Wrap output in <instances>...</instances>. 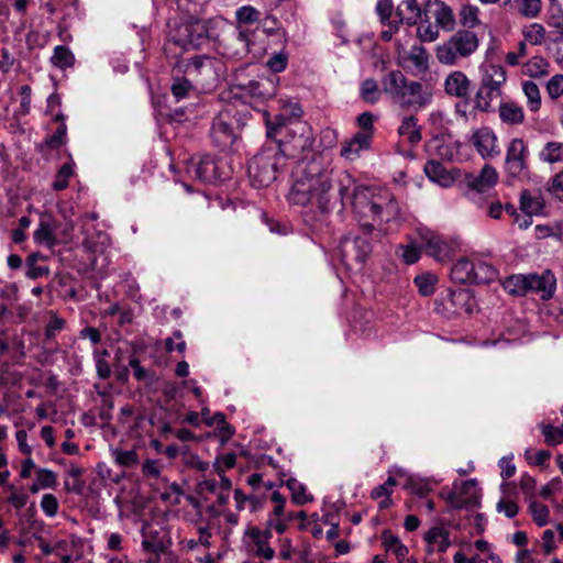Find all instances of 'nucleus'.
Listing matches in <instances>:
<instances>
[{"label": "nucleus", "instance_id": "16", "mask_svg": "<svg viewBox=\"0 0 563 563\" xmlns=\"http://www.w3.org/2000/svg\"><path fill=\"white\" fill-rule=\"evenodd\" d=\"M555 283V277L550 271H545L541 275H527L528 292L539 294L542 299L552 297Z\"/></svg>", "mask_w": 563, "mask_h": 563}, {"label": "nucleus", "instance_id": "6", "mask_svg": "<svg viewBox=\"0 0 563 563\" xmlns=\"http://www.w3.org/2000/svg\"><path fill=\"white\" fill-rule=\"evenodd\" d=\"M507 80L506 70L499 65H488L475 95V108L481 112L493 111V102L501 97V87Z\"/></svg>", "mask_w": 563, "mask_h": 563}, {"label": "nucleus", "instance_id": "64", "mask_svg": "<svg viewBox=\"0 0 563 563\" xmlns=\"http://www.w3.org/2000/svg\"><path fill=\"white\" fill-rule=\"evenodd\" d=\"M65 325V320L53 314L51 321L45 329V338L51 340L55 336L57 331H60Z\"/></svg>", "mask_w": 563, "mask_h": 563}, {"label": "nucleus", "instance_id": "53", "mask_svg": "<svg viewBox=\"0 0 563 563\" xmlns=\"http://www.w3.org/2000/svg\"><path fill=\"white\" fill-rule=\"evenodd\" d=\"M35 479L44 489L54 488L57 485V475L48 468H37Z\"/></svg>", "mask_w": 563, "mask_h": 563}, {"label": "nucleus", "instance_id": "44", "mask_svg": "<svg viewBox=\"0 0 563 563\" xmlns=\"http://www.w3.org/2000/svg\"><path fill=\"white\" fill-rule=\"evenodd\" d=\"M360 93L362 99L368 103H376L380 98V89L375 79L367 78L361 84Z\"/></svg>", "mask_w": 563, "mask_h": 563}, {"label": "nucleus", "instance_id": "29", "mask_svg": "<svg viewBox=\"0 0 563 563\" xmlns=\"http://www.w3.org/2000/svg\"><path fill=\"white\" fill-rule=\"evenodd\" d=\"M544 208V199L539 192L523 190L520 197V209L528 216H537Z\"/></svg>", "mask_w": 563, "mask_h": 563}, {"label": "nucleus", "instance_id": "27", "mask_svg": "<svg viewBox=\"0 0 563 563\" xmlns=\"http://www.w3.org/2000/svg\"><path fill=\"white\" fill-rule=\"evenodd\" d=\"M424 173L430 180L439 184L442 187H449L454 183V177L439 162H428L424 166Z\"/></svg>", "mask_w": 563, "mask_h": 563}, {"label": "nucleus", "instance_id": "57", "mask_svg": "<svg viewBox=\"0 0 563 563\" xmlns=\"http://www.w3.org/2000/svg\"><path fill=\"white\" fill-rule=\"evenodd\" d=\"M67 126L62 122L55 133L46 139V144L51 148H58L66 142Z\"/></svg>", "mask_w": 563, "mask_h": 563}, {"label": "nucleus", "instance_id": "21", "mask_svg": "<svg viewBox=\"0 0 563 563\" xmlns=\"http://www.w3.org/2000/svg\"><path fill=\"white\" fill-rule=\"evenodd\" d=\"M433 5L435 7L433 16L438 27L445 32L453 31L456 26V20L451 7L441 0H435Z\"/></svg>", "mask_w": 563, "mask_h": 563}, {"label": "nucleus", "instance_id": "45", "mask_svg": "<svg viewBox=\"0 0 563 563\" xmlns=\"http://www.w3.org/2000/svg\"><path fill=\"white\" fill-rule=\"evenodd\" d=\"M250 92L258 98H271L275 93V86L271 79L262 78L250 82Z\"/></svg>", "mask_w": 563, "mask_h": 563}, {"label": "nucleus", "instance_id": "28", "mask_svg": "<svg viewBox=\"0 0 563 563\" xmlns=\"http://www.w3.org/2000/svg\"><path fill=\"white\" fill-rule=\"evenodd\" d=\"M398 134L402 141L417 145L421 141V131L418 126V120L413 115L404 118Z\"/></svg>", "mask_w": 563, "mask_h": 563}, {"label": "nucleus", "instance_id": "13", "mask_svg": "<svg viewBox=\"0 0 563 563\" xmlns=\"http://www.w3.org/2000/svg\"><path fill=\"white\" fill-rule=\"evenodd\" d=\"M472 81L462 70L450 71L443 81L444 92L452 98L467 100L471 93Z\"/></svg>", "mask_w": 563, "mask_h": 563}, {"label": "nucleus", "instance_id": "38", "mask_svg": "<svg viewBox=\"0 0 563 563\" xmlns=\"http://www.w3.org/2000/svg\"><path fill=\"white\" fill-rule=\"evenodd\" d=\"M549 63L541 56H534L522 65V74L529 77H541L548 74Z\"/></svg>", "mask_w": 563, "mask_h": 563}, {"label": "nucleus", "instance_id": "8", "mask_svg": "<svg viewBox=\"0 0 563 563\" xmlns=\"http://www.w3.org/2000/svg\"><path fill=\"white\" fill-rule=\"evenodd\" d=\"M529 147L521 137L511 139L505 156V172L508 177L521 179L529 174Z\"/></svg>", "mask_w": 563, "mask_h": 563}, {"label": "nucleus", "instance_id": "36", "mask_svg": "<svg viewBox=\"0 0 563 563\" xmlns=\"http://www.w3.org/2000/svg\"><path fill=\"white\" fill-rule=\"evenodd\" d=\"M170 91L176 102L189 99L195 95V88L190 80L185 77H176L170 87Z\"/></svg>", "mask_w": 563, "mask_h": 563}, {"label": "nucleus", "instance_id": "42", "mask_svg": "<svg viewBox=\"0 0 563 563\" xmlns=\"http://www.w3.org/2000/svg\"><path fill=\"white\" fill-rule=\"evenodd\" d=\"M479 9L472 4H463L460 12V23L467 29H474L481 24L478 18Z\"/></svg>", "mask_w": 563, "mask_h": 563}, {"label": "nucleus", "instance_id": "59", "mask_svg": "<svg viewBox=\"0 0 563 563\" xmlns=\"http://www.w3.org/2000/svg\"><path fill=\"white\" fill-rule=\"evenodd\" d=\"M547 91L552 99L563 96V75L553 76L547 85Z\"/></svg>", "mask_w": 563, "mask_h": 563}, {"label": "nucleus", "instance_id": "10", "mask_svg": "<svg viewBox=\"0 0 563 563\" xmlns=\"http://www.w3.org/2000/svg\"><path fill=\"white\" fill-rule=\"evenodd\" d=\"M341 260L346 265L363 264L372 252V245L366 238H344L339 246Z\"/></svg>", "mask_w": 563, "mask_h": 563}, {"label": "nucleus", "instance_id": "58", "mask_svg": "<svg viewBox=\"0 0 563 563\" xmlns=\"http://www.w3.org/2000/svg\"><path fill=\"white\" fill-rule=\"evenodd\" d=\"M58 500L52 494H44L41 500V508L48 517H54L58 511Z\"/></svg>", "mask_w": 563, "mask_h": 563}, {"label": "nucleus", "instance_id": "26", "mask_svg": "<svg viewBox=\"0 0 563 563\" xmlns=\"http://www.w3.org/2000/svg\"><path fill=\"white\" fill-rule=\"evenodd\" d=\"M473 271V256L461 257L451 268V278L459 284L472 283Z\"/></svg>", "mask_w": 563, "mask_h": 563}, {"label": "nucleus", "instance_id": "17", "mask_svg": "<svg viewBox=\"0 0 563 563\" xmlns=\"http://www.w3.org/2000/svg\"><path fill=\"white\" fill-rule=\"evenodd\" d=\"M216 59L209 56H196L186 65V73L191 77L201 76L207 80L213 79L216 77Z\"/></svg>", "mask_w": 563, "mask_h": 563}, {"label": "nucleus", "instance_id": "55", "mask_svg": "<svg viewBox=\"0 0 563 563\" xmlns=\"http://www.w3.org/2000/svg\"><path fill=\"white\" fill-rule=\"evenodd\" d=\"M519 487L526 498L532 500L537 494V481L529 474H523L519 481Z\"/></svg>", "mask_w": 563, "mask_h": 563}, {"label": "nucleus", "instance_id": "56", "mask_svg": "<svg viewBox=\"0 0 563 563\" xmlns=\"http://www.w3.org/2000/svg\"><path fill=\"white\" fill-rule=\"evenodd\" d=\"M113 456L115 459V462L119 465H122V466H125V467L133 466L139 461L137 460V454L133 450H128V451L114 450L113 451Z\"/></svg>", "mask_w": 563, "mask_h": 563}, {"label": "nucleus", "instance_id": "15", "mask_svg": "<svg viewBox=\"0 0 563 563\" xmlns=\"http://www.w3.org/2000/svg\"><path fill=\"white\" fill-rule=\"evenodd\" d=\"M142 549L147 553L158 554L166 548L165 536L162 527L156 523L145 522L141 529Z\"/></svg>", "mask_w": 563, "mask_h": 563}, {"label": "nucleus", "instance_id": "23", "mask_svg": "<svg viewBox=\"0 0 563 563\" xmlns=\"http://www.w3.org/2000/svg\"><path fill=\"white\" fill-rule=\"evenodd\" d=\"M424 540L428 542L429 552L438 551L444 553L451 545L450 532L442 527L431 528L426 533Z\"/></svg>", "mask_w": 563, "mask_h": 563}, {"label": "nucleus", "instance_id": "63", "mask_svg": "<svg viewBox=\"0 0 563 563\" xmlns=\"http://www.w3.org/2000/svg\"><path fill=\"white\" fill-rule=\"evenodd\" d=\"M499 467H500V476L503 478H510L515 475L516 473V466L515 464L512 463V456H504L499 460V463H498Z\"/></svg>", "mask_w": 563, "mask_h": 563}, {"label": "nucleus", "instance_id": "62", "mask_svg": "<svg viewBox=\"0 0 563 563\" xmlns=\"http://www.w3.org/2000/svg\"><path fill=\"white\" fill-rule=\"evenodd\" d=\"M357 123L361 129L360 132H368L369 140H372L374 129V115L371 112H363L362 114L358 115Z\"/></svg>", "mask_w": 563, "mask_h": 563}, {"label": "nucleus", "instance_id": "24", "mask_svg": "<svg viewBox=\"0 0 563 563\" xmlns=\"http://www.w3.org/2000/svg\"><path fill=\"white\" fill-rule=\"evenodd\" d=\"M449 302L454 308L455 313H472L474 309V300L472 294L467 289L459 288L451 290L449 294Z\"/></svg>", "mask_w": 563, "mask_h": 563}, {"label": "nucleus", "instance_id": "9", "mask_svg": "<svg viewBox=\"0 0 563 563\" xmlns=\"http://www.w3.org/2000/svg\"><path fill=\"white\" fill-rule=\"evenodd\" d=\"M238 120L231 109L221 111L212 121L210 137L220 148L230 147L238 139Z\"/></svg>", "mask_w": 563, "mask_h": 563}, {"label": "nucleus", "instance_id": "41", "mask_svg": "<svg viewBox=\"0 0 563 563\" xmlns=\"http://www.w3.org/2000/svg\"><path fill=\"white\" fill-rule=\"evenodd\" d=\"M518 13L527 19L537 18L542 10L541 0H514Z\"/></svg>", "mask_w": 563, "mask_h": 563}, {"label": "nucleus", "instance_id": "18", "mask_svg": "<svg viewBox=\"0 0 563 563\" xmlns=\"http://www.w3.org/2000/svg\"><path fill=\"white\" fill-rule=\"evenodd\" d=\"M369 145V133L357 132L342 145L341 155L349 161H354L360 156L361 152L368 150Z\"/></svg>", "mask_w": 563, "mask_h": 563}, {"label": "nucleus", "instance_id": "39", "mask_svg": "<svg viewBox=\"0 0 563 563\" xmlns=\"http://www.w3.org/2000/svg\"><path fill=\"white\" fill-rule=\"evenodd\" d=\"M51 62L55 67L65 69L74 65L75 56L68 47L58 45L54 48Z\"/></svg>", "mask_w": 563, "mask_h": 563}, {"label": "nucleus", "instance_id": "50", "mask_svg": "<svg viewBox=\"0 0 563 563\" xmlns=\"http://www.w3.org/2000/svg\"><path fill=\"white\" fill-rule=\"evenodd\" d=\"M421 250L413 245H399L396 255L407 265L415 264L420 258Z\"/></svg>", "mask_w": 563, "mask_h": 563}, {"label": "nucleus", "instance_id": "52", "mask_svg": "<svg viewBox=\"0 0 563 563\" xmlns=\"http://www.w3.org/2000/svg\"><path fill=\"white\" fill-rule=\"evenodd\" d=\"M74 175L73 164H64L57 172L56 178L53 183L55 190H64L68 186L69 178Z\"/></svg>", "mask_w": 563, "mask_h": 563}, {"label": "nucleus", "instance_id": "4", "mask_svg": "<svg viewBox=\"0 0 563 563\" xmlns=\"http://www.w3.org/2000/svg\"><path fill=\"white\" fill-rule=\"evenodd\" d=\"M286 165L284 156L275 142L267 143L249 163V176L255 187H266L277 177V173Z\"/></svg>", "mask_w": 563, "mask_h": 563}, {"label": "nucleus", "instance_id": "33", "mask_svg": "<svg viewBox=\"0 0 563 563\" xmlns=\"http://www.w3.org/2000/svg\"><path fill=\"white\" fill-rule=\"evenodd\" d=\"M539 158L549 164L563 163V143L548 142L539 153Z\"/></svg>", "mask_w": 563, "mask_h": 563}, {"label": "nucleus", "instance_id": "46", "mask_svg": "<svg viewBox=\"0 0 563 563\" xmlns=\"http://www.w3.org/2000/svg\"><path fill=\"white\" fill-rule=\"evenodd\" d=\"M439 30L437 24L431 23L429 19H424L417 26V36L422 42H434L440 36Z\"/></svg>", "mask_w": 563, "mask_h": 563}, {"label": "nucleus", "instance_id": "22", "mask_svg": "<svg viewBox=\"0 0 563 563\" xmlns=\"http://www.w3.org/2000/svg\"><path fill=\"white\" fill-rule=\"evenodd\" d=\"M473 266L472 283L488 284L498 278V271L490 263H487L478 256H473Z\"/></svg>", "mask_w": 563, "mask_h": 563}, {"label": "nucleus", "instance_id": "48", "mask_svg": "<svg viewBox=\"0 0 563 563\" xmlns=\"http://www.w3.org/2000/svg\"><path fill=\"white\" fill-rule=\"evenodd\" d=\"M529 510H530L533 521L539 527H543V526L548 525L549 519H550V510L545 505L540 504L532 499V500H530Z\"/></svg>", "mask_w": 563, "mask_h": 563}, {"label": "nucleus", "instance_id": "61", "mask_svg": "<svg viewBox=\"0 0 563 563\" xmlns=\"http://www.w3.org/2000/svg\"><path fill=\"white\" fill-rule=\"evenodd\" d=\"M289 488L292 492V501L297 505H303L308 501H311L312 498L308 497L306 494V489L302 485L294 482L288 484Z\"/></svg>", "mask_w": 563, "mask_h": 563}, {"label": "nucleus", "instance_id": "60", "mask_svg": "<svg viewBox=\"0 0 563 563\" xmlns=\"http://www.w3.org/2000/svg\"><path fill=\"white\" fill-rule=\"evenodd\" d=\"M550 456H551L550 452L544 451V450L534 452L529 449L525 453V457L529 464L539 465V466H543L545 464V462L550 459Z\"/></svg>", "mask_w": 563, "mask_h": 563}, {"label": "nucleus", "instance_id": "20", "mask_svg": "<svg viewBox=\"0 0 563 563\" xmlns=\"http://www.w3.org/2000/svg\"><path fill=\"white\" fill-rule=\"evenodd\" d=\"M498 115L504 124L510 126L520 125L526 119L522 107L514 101L501 102L498 107Z\"/></svg>", "mask_w": 563, "mask_h": 563}, {"label": "nucleus", "instance_id": "5", "mask_svg": "<svg viewBox=\"0 0 563 563\" xmlns=\"http://www.w3.org/2000/svg\"><path fill=\"white\" fill-rule=\"evenodd\" d=\"M479 46L477 35L471 30H460L435 48L438 62L445 66H455L470 57Z\"/></svg>", "mask_w": 563, "mask_h": 563}, {"label": "nucleus", "instance_id": "7", "mask_svg": "<svg viewBox=\"0 0 563 563\" xmlns=\"http://www.w3.org/2000/svg\"><path fill=\"white\" fill-rule=\"evenodd\" d=\"M420 242L426 254L441 263L449 262L460 250V243L456 239L445 238L429 230L420 232Z\"/></svg>", "mask_w": 563, "mask_h": 563}, {"label": "nucleus", "instance_id": "3", "mask_svg": "<svg viewBox=\"0 0 563 563\" xmlns=\"http://www.w3.org/2000/svg\"><path fill=\"white\" fill-rule=\"evenodd\" d=\"M217 21L189 18L169 25L168 40L185 51L202 46L209 38L214 37Z\"/></svg>", "mask_w": 563, "mask_h": 563}, {"label": "nucleus", "instance_id": "37", "mask_svg": "<svg viewBox=\"0 0 563 563\" xmlns=\"http://www.w3.org/2000/svg\"><path fill=\"white\" fill-rule=\"evenodd\" d=\"M383 545L387 552H391L395 556L401 561L408 554V548L405 547L398 537L394 536L389 531H385L382 536Z\"/></svg>", "mask_w": 563, "mask_h": 563}, {"label": "nucleus", "instance_id": "51", "mask_svg": "<svg viewBox=\"0 0 563 563\" xmlns=\"http://www.w3.org/2000/svg\"><path fill=\"white\" fill-rule=\"evenodd\" d=\"M541 431L547 444L556 445L563 442V424L561 427L541 424Z\"/></svg>", "mask_w": 563, "mask_h": 563}, {"label": "nucleus", "instance_id": "34", "mask_svg": "<svg viewBox=\"0 0 563 563\" xmlns=\"http://www.w3.org/2000/svg\"><path fill=\"white\" fill-rule=\"evenodd\" d=\"M394 486H396V479L389 476L384 484L375 487L372 490L371 496L373 499L377 500L382 498V500L378 503L379 508L386 509L391 505L390 495L393 493Z\"/></svg>", "mask_w": 563, "mask_h": 563}, {"label": "nucleus", "instance_id": "47", "mask_svg": "<svg viewBox=\"0 0 563 563\" xmlns=\"http://www.w3.org/2000/svg\"><path fill=\"white\" fill-rule=\"evenodd\" d=\"M522 90L528 101V107L531 111L536 112L541 106L540 90L537 84L533 81H525L522 84Z\"/></svg>", "mask_w": 563, "mask_h": 563}, {"label": "nucleus", "instance_id": "12", "mask_svg": "<svg viewBox=\"0 0 563 563\" xmlns=\"http://www.w3.org/2000/svg\"><path fill=\"white\" fill-rule=\"evenodd\" d=\"M479 493L476 483L473 479L463 482L460 487H455L446 496V501L452 508L462 509L479 505Z\"/></svg>", "mask_w": 563, "mask_h": 563}, {"label": "nucleus", "instance_id": "35", "mask_svg": "<svg viewBox=\"0 0 563 563\" xmlns=\"http://www.w3.org/2000/svg\"><path fill=\"white\" fill-rule=\"evenodd\" d=\"M523 42L531 45H541L544 43L547 37V30L540 23H531L522 27L521 30Z\"/></svg>", "mask_w": 563, "mask_h": 563}, {"label": "nucleus", "instance_id": "25", "mask_svg": "<svg viewBox=\"0 0 563 563\" xmlns=\"http://www.w3.org/2000/svg\"><path fill=\"white\" fill-rule=\"evenodd\" d=\"M498 181V172L496 168L489 164L483 166L479 174L473 177L468 185L471 188L477 191H484L493 186H495Z\"/></svg>", "mask_w": 563, "mask_h": 563}, {"label": "nucleus", "instance_id": "43", "mask_svg": "<svg viewBox=\"0 0 563 563\" xmlns=\"http://www.w3.org/2000/svg\"><path fill=\"white\" fill-rule=\"evenodd\" d=\"M407 58L420 71H424L429 67V54L423 46H412Z\"/></svg>", "mask_w": 563, "mask_h": 563}, {"label": "nucleus", "instance_id": "2", "mask_svg": "<svg viewBox=\"0 0 563 563\" xmlns=\"http://www.w3.org/2000/svg\"><path fill=\"white\" fill-rule=\"evenodd\" d=\"M383 91L402 107L422 109L432 100L431 90L419 81L408 80L400 70H393L382 79Z\"/></svg>", "mask_w": 563, "mask_h": 563}, {"label": "nucleus", "instance_id": "14", "mask_svg": "<svg viewBox=\"0 0 563 563\" xmlns=\"http://www.w3.org/2000/svg\"><path fill=\"white\" fill-rule=\"evenodd\" d=\"M187 174L201 183H214L219 179L217 166L210 156L191 158L186 167Z\"/></svg>", "mask_w": 563, "mask_h": 563}, {"label": "nucleus", "instance_id": "19", "mask_svg": "<svg viewBox=\"0 0 563 563\" xmlns=\"http://www.w3.org/2000/svg\"><path fill=\"white\" fill-rule=\"evenodd\" d=\"M247 534L255 545V552L257 555L263 556L266 560H272L274 558L275 551L268 544V540L272 537L269 529L261 530L257 527H252L247 531Z\"/></svg>", "mask_w": 563, "mask_h": 563}, {"label": "nucleus", "instance_id": "31", "mask_svg": "<svg viewBox=\"0 0 563 563\" xmlns=\"http://www.w3.org/2000/svg\"><path fill=\"white\" fill-rule=\"evenodd\" d=\"M34 240L38 244L53 247L57 243L54 223L49 220L42 219L34 232Z\"/></svg>", "mask_w": 563, "mask_h": 563}, {"label": "nucleus", "instance_id": "40", "mask_svg": "<svg viewBox=\"0 0 563 563\" xmlns=\"http://www.w3.org/2000/svg\"><path fill=\"white\" fill-rule=\"evenodd\" d=\"M505 290L514 296H525L528 294L527 275H512L503 284Z\"/></svg>", "mask_w": 563, "mask_h": 563}, {"label": "nucleus", "instance_id": "30", "mask_svg": "<svg viewBox=\"0 0 563 563\" xmlns=\"http://www.w3.org/2000/svg\"><path fill=\"white\" fill-rule=\"evenodd\" d=\"M400 22H405L407 25H416L418 20L421 18V9L417 0H402L397 8Z\"/></svg>", "mask_w": 563, "mask_h": 563}, {"label": "nucleus", "instance_id": "32", "mask_svg": "<svg viewBox=\"0 0 563 563\" xmlns=\"http://www.w3.org/2000/svg\"><path fill=\"white\" fill-rule=\"evenodd\" d=\"M198 534V539L180 538L178 540V544L181 551L192 552L196 551L200 545L203 548H209L211 538V532L209 529L207 527H199Z\"/></svg>", "mask_w": 563, "mask_h": 563}, {"label": "nucleus", "instance_id": "54", "mask_svg": "<svg viewBox=\"0 0 563 563\" xmlns=\"http://www.w3.org/2000/svg\"><path fill=\"white\" fill-rule=\"evenodd\" d=\"M261 13L251 5H244L238 9L236 19L240 23L252 24L258 21Z\"/></svg>", "mask_w": 563, "mask_h": 563}, {"label": "nucleus", "instance_id": "49", "mask_svg": "<svg viewBox=\"0 0 563 563\" xmlns=\"http://www.w3.org/2000/svg\"><path fill=\"white\" fill-rule=\"evenodd\" d=\"M437 282L438 277L431 273L419 275L413 280L415 285L419 289V292L423 296H430L433 294Z\"/></svg>", "mask_w": 563, "mask_h": 563}, {"label": "nucleus", "instance_id": "11", "mask_svg": "<svg viewBox=\"0 0 563 563\" xmlns=\"http://www.w3.org/2000/svg\"><path fill=\"white\" fill-rule=\"evenodd\" d=\"M471 144L483 158H495L500 154L498 137L489 126L476 129L472 133Z\"/></svg>", "mask_w": 563, "mask_h": 563}, {"label": "nucleus", "instance_id": "1", "mask_svg": "<svg viewBox=\"0 0 563 563\" xmlns=\"http://www.w3.org/2000/svg\"><path fill=\"white\" fill-rule=\"evenodd\" d=\"M275 143L285 163L298 158L287 196L289 203L324 214L330 209L331 190L338 185L341 201L351 198L354 216L365 234L374 231L384 234V225L399 221L401 209L390 190L357 185L347 172L335 173L327 154L311 150L309 134L292 131L289 139Z\"/></svg>", "mask_w": 563, "mask_h": 563}]
</instances>
